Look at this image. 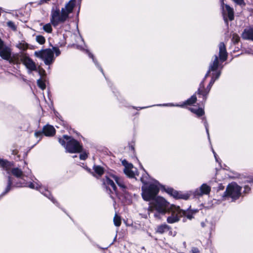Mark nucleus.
<instances>
[{
	"label": "nucleus",
	"instance_id": "11",
	"mask_svg": "<svg viewBox=\"0 0 253 253\" xmlns=\"http://www.w3.org/2000/svg\"><path fill=\"white\" fill-rule=\"evenodd\" d=\"M222 10V15L224 20L227 23L228 19L230 21H232L234 18V10L229 5L225 4L221 8Z\"/></svg>",
	"mask_w": 253,
	"mask_h": 253
},
{
	"label": "nucleus",
	"instance_id": "5",
	"mask_svg": "<svg viewBox=\"0 0 253 253\" xmlns=\"http://www.w3.org/2000/svg\"><path fill=\"white\" fill-rule=\"evenodd\" d=\"M169 203L163 198L159 197L150 203L149 211H156L154 214L155 217L160 218V214H165L167 211Z\"/></svg>",
	"mask_w": 253,
	"mask_h": 253
},
{
	"label": "nucleus",
	"instance_id": "1",
	"mask_svg": "<svg viewBox=\"0 0 253 253\" xmlns=\"http://www.w3.org/2000/svg\"><path fill=\"white\" fill-rule=\"evenodd\" d=\"M0 167L6 171L7 173L9 174L10 172H11L12 175L20 179L21 181L20 183L15 184L16 187H28L31 189H35L39 190L41 193L48 197L54 203L50 192L45 187L42 186L39 181H34L29 183L26 182L24 179L25 175L23 174V171L18 168H13L12 163L5 160H0Z\"/></svg>",
	"mask_w": 253,
	"mask_h": 253
},
{
	"label": "nucleus",
	"instance_id": "43",
	"mask_svg": "<svg viewBox=\"0 0 253 253\" xmlns=\"http://www.w3.org/2000/svg\"><path fill=\"white\" fill-rule=\"evenodd\" d=\"M212 152L213 153L214 156V158H215V159L216 161L218 162V159H217V155H216V153H215V152L213 151V149H212Z\"/></svg>",
	"mask_w": 253,
	"mask_h": 253
},
{
	"label": "nucleus",
	"instance_id": "48",
	"mask_svg": "<svg viewBox=\"0 0 253 253\" xmlns=\"http://www.w3.org/2000/svg\"><path fill=\"white\" fill-rule=\"evenodd\" d=\"M100 69L101 71V72H102V68H100Z\"/></svg>",
	"mask_w": 253,
	"mask_h": 253
},
{
	"label": "nucleus",
	"instance_id": "13",
	"mask_svg": "<svg viewBox=\"0 0 253 253\" xmlns=\"http://www.w3.org/2000/svg\"><path fill=\"white\" fill-rule=\"evenodd\" d=\"M122 163L125 167L124 169L125 173L129 177H134L137 172L136 169L131 164L128 163L126 161H123Z\"/></svg>",
	"mask_w": 253,
	"mask_h": 253
},
{
	"label": "nucleus",
	"instance_id": "26",
	"mask_svg": "<svg viewBox=\"0 0 253 253\" xmlns=\"http://www.w3.org/2000/svg\"><path fill=\"white\" fill-rule=\"evenodd\" d=\"M52 24L50 23H47L43 26L42 29L44 31L47 33H51L52 32Z\"/></svg>",
	"mask_w": 253,
	"mask_h": 253
},
{
	"label": "nucleus",
	"instance_id": "3",
	"mask_svg": "<svg viewBox=\"0 0 253 253\" xmlns=\"http://www.w3.org/2000/svg\"><path fill=\"white\" fill-rule=\"evenodd\" d=\"M147 177V174H145L141 178V180L144 184L142 187V196L144 200L150 201L158 193L160 185L156 180L148 181Z\"/></svg>",
	"mask_w": 253,
	"mask_h": 253
},
{
	"label": "nucleus",
	"instance_id": "39",
	"mask_svg": "<svg viewBox=\"0 0 253 253\" xmlns=\"http://www.w3.org/2000/svg\"><path fill=\"white\" fill-rule=\"evenodd\" d=\"M238 4L241 5L243 3V0H233Z\"/></svg>",
	"mask_w": 253,
	"mask_h": 253
},
{
	"label": "nucleus",
	"instance_id": "42",
	"mask_svg": "<svg viewBox=\"0 0 253 253\" xmlns=\"http://www.w3.org/2000/svg\"><path fill=\"white\" fill-rule=\"evenodd\" d=\"M44 73V71L42 69H41V70H39V74L41 76H42V74H43Z\"/></svg>",
	"mask_w": 253,
	"mask_h": 253
},
{
	"label": "nucleus",
	"instance_id": "30",
	"mask_svg": "<svg viewBox=\"0 0 253 253\" xmlns=\"http://www.w3.org/2000/svg\"><path fill=\"white\" fill-rule=\"evenodd\" d=\"M182 211L184 212V214H183V216L187 217L188 219H191L193 218V212H192L190 211H185L183 210H182Z\"/></svg>",
	"mask_w": 253,
	"mask_h": 253
},
{
	"label": "nucleus",
	"instance_id": "10",
	"mask_svg": "<svg viewBox=\"0 0 253 253\" xmlns=\"http://www.w3.org/2000/svg\"><path fill=\"white\" fill-rule=\"evenodd\" d=\"M220 75V72L218 71L216 72L215 73H213L212 79H211L208 86L207 87L206 90L204 88V84L203 83H201L200 87L198 89V92L200 94H202L203 95V98L205 100L206 99V96L208 94L209 91L211 89V86L214 84L215 80L218 79Z\"/></svg>",
	"mask_w": 253,
	"mask_h": 253
},
{
	"label": "nucleus",
	"instance_id": "36",
	"mask_svg": "<svg viewBox=\"0 0 253 253\" xmlns=\"http://www.w3.org/2000/svg\"><path fill=\"white\" fill-rule=\"evenodd\" d=\"M52 51L55 52L56 56H58L60 54V50L56 47H53Z\"/></svg>",
	"mask_w": 253,
	"mask_h": 253
},
{
	"label": "nucleus",
	"instance_id": "44",
	"mask_svg": "<svg viewBox=\"0 0 253 253\" xmlns=\"http://www.w3.org/2000/svg\"><path fill=\"white\" fill-rule=\"evenodd\" d=\"M49 0H41L40 1V3H44V2H46L47 1H48Z\"/></svg>",
	"mask_w": 253,
	"mask_h": 253
},
{
	"label": "nucleus",
	"instance_id": "21",
	"mask_svg": "<svg viewBox=\"0 0 253 253\" xmlns=\"http://www.w3.org/2000/svg\"><path fill=\"white\" fill-rule=\"evenodd\" d=\"M169 193H170L171 195H172L174 198L177 199H183L187 200L189 198V195L188 194H182L181 193H179L172 189H170L169 191Z\"/></svg>",
	"mask_w": 253,
	"mask_h": 253
},
{
	"label": "nucleus",
	"instance_id": "12",
	"mask_svg": "<svg viewBox=\"0 0 253 253\" xmlns=\"http://www.w3.org/2000/svg\"><path fill=\"white\" fill-rule=\"evenodd\" d=\"M22 63L25 66L28 70V72L31 73L32 71H37V68L35 62L30 58L27 54L23 56Z\"/></svg>",
	"mask_w": 253,
	"mask_h": 253
},
{
	"label": "nucleus",
	"instance_id": "15",
	"mask_svg": "<svg viewBox=\"0 0 253 253\" xmlns=\"http://www.w3.org/2000/svg\"><path fill=\"white\" fill-rule=\"evenodd\" d=\"M211 191V187L207 184H203L199 188L195 191V195L197 196H202L203 195H208Z\"/></svg>",
	"mask_w": 253,
	"mask_h": 253
},
{
	"label": "nucleus",
	"instance_id": "41",
	"mask_svg": "<svg viewBox=\"0 0 253 253\" xmlns=\"http://www.w3.org/2000/svg\"><path fill=\"white\" fill-rule=\"evenodd\" d=\"M224 0H220L221 8L223 7V6H225V5L226 4H224Z\"/></svg>",
	"mask_w": 253,
	"mask_h": 253
},
{
	"label": "nucleus",
	"instance_id": "9",
	"mask_svg": "<svg viewBox=\"0 0 253 253\" xmlns=\"http://www.w3.org/2000/svg\"><path fill=\"white\" fill-rule=\"evenodd\" d=\"M170 211L171 215L167 218V222L169 223L172 224L178 221L180 218L184 214V212L182 211L179 207L175 205H172L170 207Z\"/></svg>",
	"mask_w": 253,
	"mask_h": 253
},
{
	"label": "nucleus",
	"instance_id": "2",
	"mask_svg": "<svg viewBox=\"0 0 253 253\" xmlns=\"http://www.w3.org/2000/svg\"><path fill=\"white\" fill-rule=\"evenodd\" d=\"M75 5V0H70L60 11L59 9L52 10L51 14L50 22L54 27L64 22L68 18Z\"/></svg>",
	"mask_w": 253,
	"mask_h": 253
},
{
	"label": "nucleus",
	"instance_id": "19",
	"mask_svg": "<svg viewBox=\"0 0 253 253\" xmlns=\"http://www.w3.org/2000/svg\"><path fill=\"white\" fill-rule=\"evenodd\" d=\"M242 38L246 40H251L253 41V28L245 29L242 35Z\"/></svg>",
	"mask_w": 253,
	"mask_h": 253
},
{
	"label": "nucleus",
	"instance_id": "14",
	"mask_svg": "<svg viewBox=\"0 0 253 253\" xmlns=\"http://www.w3.org/2000/svg\"><path fill=\"white\" fill-rule=\"evenodd\" d=\"M11 54V49L3 43L0 47V56L3 59L7 60L10 59Z\"/></svg>",
	"mask_w": 253,
	"mask_h": 253
},
{
	"label": "nucleus",
	"instance_id": "17",
	"mask_svg": "<svg viewBox=\"0 0 253 253\" xmlns=\"http://www.w3.org/2000/svg\"><path fill=\"white\" fill-rule=\"evenodd\" d=\"M219 58L222 61L226 60L227 57V53L226 52L225 45L223 42H220L219 44Z\"/></svg>",
	"mask_w": 253,
	"mask_h": 253
},
{
	"label": "nucleus",
	"instance_id": "47",
	"mask_svg": "<svg viewBox=\"0 0 253 253\" xmlns=\"http://www.w3.org/2000/svg\"><path fill=\"white\" fill-rule=\"evenodd\" d=\"M250 183L252 185H253V178L251 180Z\"/></svg>",
	"mask_w": 253,
	"mask_h": 253
},
{
	"label": "nucleus",
	"instance_id": "35",
	"mask_svg": "<svg viewBox=\"0 0 253 253\" xmlns=\"http://www.w3.org/2000/svg\"><path fill=\"white\" fill-rule=\"evenodd\" d=\"M80 157L81 160H84L87 157V154L86 152L83 153L80 155Z\"/></svg>",
	"mask_w": 253,
	"mask_h": 253
},
{
	"label": "nucleus",
	"instance_id": "25",
	"mask_svg": "<svg viewBox=\"0 0 253 253\" xmlns=\"http://www.w3.org/2000/svg\"><path fill=\"white\" fill-rule=\"evenodd\" d=\"M93 169L95 173L99 176L102 175L104 173V169L103 168L99 166H94L93 167Z\"/></svg>",
	"mask_w": 253,
	"mask_h": 253
},
{
	"label": "nucleus",
	"instance_id": "38",
	"mask_svg": "<svg viewBox=\"0 0 253 253\" xmlns=\"http://www.w3.org/2000/svg\"><path fill=\"white\" fill-rule=\"evenodd\" d=\"M244 192L245 193H248L249 191L250 190V188L248 185H246L244 187Z\"/></svg>",
	"mask_w": 253,
	"mask_h": 253
},
{
	"label": "nucleus",
	"instance_id": "24",
	"mask_svg": "<svg viewBox=\"0 0 253 253\" xmlns=\"http://www.w3.org/2000/svg\"><path fill=\"white\" fill-rule=\"evenodd\" d=\"M189 110L192 113L195 114L198 117H200L204 114V111L202 108H199L198 109L189 108Z\"/></svg>",
	"mask_w": 253,
	"mask_h": 253
},
{
	"label": "nucleus",
	"instance_id": "29",
	"mask_svg": "<svg viewBox=\"0 0 253 253\" xmlns=\"http://www.w3.org/2000/svg\"><path fill=\"white\" fill-rule=\"evenodd\" d=\"M36 41L40 44H43L45 42L44 37L41 35L37 36L36 37Z\"/></svg>",
	"mask_w": 253,
	"mask_h": 253
},
{
	"label": "nucleus",
	"instance_id": "37",
	"mask_svg": "<svg viewBox=\"0 0 253 253\" xmlns=\"http://www.w3.org/2000/svg\"><path fill=\"white\" fill-rule=\"evenodd\" d=\"M35 136L36 137H40V138L42 136V132L41 131H37L35 133Z\"/></svg>",
	"mask_w": 253,
	"mask_h": 253
},
{
	"label": "nucleus",
	"instance_id": "16",
	"mask_svg": "<svg viewBox=\"0 0 253 253\" xmlns=\"http://www.w3.org/2000/svg\"><path fill=\"white\" fill-rule=\"evenodd\" d=\"M26 53H20L14 54L11 56L10 55V59L7 60L10 63L18 64L21 62H23V56L25 55Z\"/></svg>",
	"mask_w": 253,
	"mask_h": 253
},
{
	"label": "nucleus",
	"instance_id": "18",
	"mask_svg": "<svg viewBox=\"0 0 253 253\" xmlns=\"http://www.w3.org/2000/svg\"><path fill=\"white\" fill-rule=\"evenodd\" d=\"M197 100V97L195 95L192 96L189 99H188L187 101L184 102V103L182 105H173L172 104H163V106H178L183 107L185 105H192L193 103H195Z\"/></svg>",
	"mask_w": 253,
	"mask_h": 253
},
{
	"label": "nucleus",
	"instance_id": "20",
	"mask_svg": "<svg viewBox=\"0 0 253 253\" xmlns=\"http://www.w3.org/2000/svg\"><path fill=\"white\" fill-rule=\"evenodd\" d=\"M43 132L47 136H51L54 135L55 129L54 127L50 125H46L43 128Z\"/></svg>",
	"mask_w": 253,
	"mask_h": 253
},
{
	"label": "nucleus",
	"instance_id": "4",
	"mask_svg": "<svg viewBox=\"0 0 253 253\" xmlns=\"http://www.w3.org/2000/svg\"><path fill=\"white\" fill-rule=\"evenodd\" d=\"M114 181L118 184L122 192H126V186L123 180L114 174H109L106 175L105 178L103 179V184L107 188H109L110 191L112 190V188L116 194H118V192Z\"/></svg>",
	"mask_w": 253,
	"mask_h": 253
},
{
	"label": "nucleus",
	"instance_id": "28",
	"mask_svg": "<svg viewBox=\"0 0 253 253\" xmlns=\"http://www.w3.org/2000/svg\"><path fill=\"white\" fill-rule=\"evenodd\" d=\"M114 223L116 226H120L121 224V218L117 214H115L114 217Z\"/></svg>",
	"mask_w": 253,
	"mask_h": 253
},
{
	"label": "nucleus",
	"instance_id": "6",
	"mask_svg": "<svg viewBox=\"0 0 253 253\" xmlns=\"http://www.w3.org/2000/svg\"><path fill=\"white\" fill-rule=\"evenodd\" d=\"M59 143L64 147L66 151L70 153L80 152L82 147L75 139L68 135H63L62 138H59Z\"/></svg>",
	"mask_w": 253,
	"mask_h": 253
},
{
	"label": "nucleus",
	"instance_id": "34",
	"mask_svg": "<svg viewBox=\"0 0 253 253\" xmlns=\"http://www.w3.org/2000/svg\"><path fill=\"white\" fill-rule=\"evenodd\" d=\"M240 40V37L236 34H234L232 36V41L234 42H238Z\"/></svg>",
	"mask_w": 253,
	"mask_h": 253
},
{
	"label": "nucleus",
	"instance_id": "23",
	"mask_svg": "<svg viewBox=\"0 0 253 253\" xmlns=\"http://www.w3.org/2000/svg\"><path fill=\"white\" fill-rule=\"evenodd\" d=\"M170 229L169 226L166 224H162L158 226L156 229V232L160 234H163L168 231Z\"/></svg>",
	"mask_w": 253,
	"mask_h": 253
},
{
	"label": "nucleus",
	"instance_id": "45",
	"mask_svg": "<svg viewBox=\"0 0 253 253\" xmlns=\"http://www.w3.org/2000/svg\"><path fill=\"white\" fill-rule=\"evenodd\" d=\"M205 127H206V131H207L208 137H209V129H208V126H207L206 125H205Z\"/></svg>",
	"mask_w": 253,
	"mask_h": 253
},
{
	"label": "nucleus",
	"instance_id": "40",
	"mask_svg": "<svg viewBox=\"0 0 253 253\" xmlns=\"http://www.w3.org/2000/svg\"><path fill=\"white\" fill-rule=\"evenodd\" d=\"M192 252L193 253H199V251L198 249L194 248L192 249Z\"/></svg>",
	"mask_w": 253,
	"mask_h": 253
},
{
	"label": "nucleus",
	"instance_id": "22",
	"mask_svg": "<svg viewBox=\"0 0 253 253\" xmlns=\"http://www.w3.org/2000/svg\"><path fill=\"white\" fill-rule=\"evenodd\" d=\"M218 67V60L217 56H215V58L213 62L210 65L209 71L205 76V78H206L211 71H215Z\"/></svg>",
	"mask_w": 253,
	"mask_h": 253
},
{
	"label": "nucleus",
	"instance_id": "8",
	"mask_svg": "<svg viewBox=\"0 0 253 253\" xmlns=\"http://www.w3.org/2000/svg\"><path fill=\"white\" fill-rule=\"evenodd\" d=\"M241 189L242 187L236 183H231L227 186L223 197H229L233 200H236L240 196Z\"/></svg>",
	"mask_w": 253,
	"mask_h": 253
},
{
	"label": "nucleus",
	"instance_id": "33",
	"mask_svg": "<svg viewBox=\"0 0 253 253\" xmlns=\"http://www.w3.org/2000/svg\"><path fill=\"white\" fill-rule=\"evenodd\" d=\"M7 25L13 30H16V29L15 25L13 22L11 21H8L7 22Z\"/></svg>",
	"mask_w": 253,
	"mask_h": 253
},
{
	"label": "nucleus",
	"instance_id": "31",
	"mask_svg": "<svg viewBox=\"0 0 253 253\" xmlns=\"http://www.w3.org/2000/svg\"><path fill=\"white\" fill-rule=\"evenodd\" d=\"M37 84L39 87L41 88L42 90H43L45 88V83L42 80H38L37 81Z\"/></svg>",
	"mask_w": 253,
	"mask_h": 253
},
{
	"label": "nucleus",
	"instance_id": "27",
	"mask_svg": "<svg viewBox=\"0 0 253 253\" xmlns=\"http://www.w3.org/2000/svg\"><path fill=\"white\" fill-rule=\"evenodd\" d=\"M16 47L20 49L25 50L28 48V45L25 42H22L17 44Z\"/></svg>",
	"mask_w": 253,
	"mask_h": 253
},
{
	"label": "nucleus",
	"instance_id": "7",
	"mask_svg": "<svg viewBox=\"0 0 253 253\" xmlns=\"http://www.w3.org/2000/svg\"><path fill=\"white\" fill-rule=\"evenodd\" d=\"M34 55L43 60L46 65L52 64L54 60L53 51L49 48L36 51Z\"/></svg>",
	"mask_w": 253,
	"mask_h": 253
},
{
	"label": "nucleus",
	"instance_id": "46",
	"mask_svg": "<svg viewBox=\"0 0 253 253\" xmlns=\"http://www.w3.org/2000/svg\"><path fill=\"white\" fill-rule=\"evenodd\" d=\"M88 55H89V56L91 58H92L93 59V60L94 61V59H93V55H92L91 53H89Z\"/></svg>",
	"mask_w": 253,
	"mask_h": 253
},
{
	"label": "nucleus",
	"instance_id": "32",
	"mask_svg": "<svg viewBox=\"0 0 253 253\" xmlns=\"http://www.w3.org/2000/svg\"><path fill=\"white\" fill-rule=\"evenodd\" d=\"M12 184V181L11 180V178L10 176H8V185L6 188L5 192H4V194L7 193L10 189V186L11 184Z\"/></svg>",
	"mask_w": 253,
	"mask_h": 253
}]
</instances>
